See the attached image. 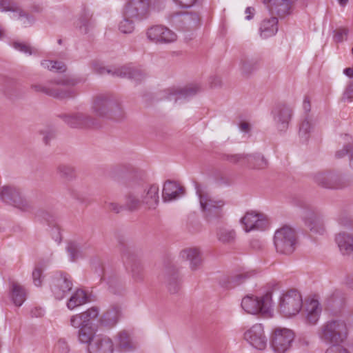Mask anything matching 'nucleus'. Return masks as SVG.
<instances>
[{
	"label": "nucleus",
	"instance_id": "obj_1",
	"mask_svg": "<svg viewBox=\"0 0 353 353\" xmlns=\"http://www.w3.org/2000/svg\"><path fill=\"white\" fill-rule=\"evenodd\" d=\"M91 110L99 117L119 120L124 112L119 99L111 94L97 95L92 101Z\"/></svg>",
	"mask_w": 353,
	"mask_h": 353
},
{
	"label": "nucleus",
	"instance_id": "obj_2",
	"mask_svg": "<svg viewBox=\"0 0 353 353\" xmlns=\"http://www.w3.org/2000/svg\"><path fill=\"white\" fill-rule=\"evenodd\" d=\"M347 334V324L341 319L328 321L320 327L318 332L323 342L332 345H340L346 340Z\"/></svg>",
	"mask_w": 353,
	"mask_h": 353
},
{
	"label": "nucleus",
	"instance_id": "obj_3",
	"mask_svg": "<svg viewBox=\"0 0 353 353\" xmlns=\"http://www.w3.org/2000/svg\"><path fill=\"white\" fill-rule=\"evenodd\" d=\"M196 192L199 198L201 208L208 221L219 219L224 215L225 201L215 199L202 190L200 185L196 184Z\"/></svg>",
	"mask_w": 353,
	"mask_h": 353
},
{
	"label": "nucleus",
	"instance_id": "obj_4",
	"mask_svg": "<svg viewBox=\"0 0 353 353\" xmlns=\"http://www.w3.org/2000/svg\"><path fill=\"white\" fill-rule=\"evenodd\" d=\"M120 250L125 269L133 281L143 282L145 277L143 268L132 247L121 243Z\"/></svg>",
	"mask_w": 353,
	"mask_h": 353
},
{
	"label": "nucleus",
	"instance_id": "obj_5",
	"mask_svg": "<svg viewBox=\"0 0 353 353\" xmlns=\"http://www.w3.org/2000/svg\"><path fill=\"white\" fill-rule=\"evenodd\" d=\"M297 242L295 230L289 226H283L275 232L274 243L276 252L280 254L288 255L293 253Z\"/></svg>",
	"mask_w": 353,
	"mask_h": 353
},
{
	"label": "nucleus",
	"instance_id": "obj_6",
	"mask_svg": "<svg viewBox=\"0 0 353 353\" xmlns=\"http://www.w3.org/2000/svg\"><path fill=\"white\" fill-rule=\"evenodd\" d=\"M272 295L271 292H268L260 298L254 295H247L242 299L241 307L248 314H267L270 312Z\"/></svg>",
	"mask_w": 353,
	"mask_h": 353
},
{
	"label": "nucleus",
	"instance_id": "obj_7",
	"mask_svg": "<svg viewBox=\"0 0 353 353\" xmlns=\"http://www.w3.org/2000/svg\"><path fill=\"white\" fill-rule=\"evenodd\" d=\"M302 306V296L296 290H290L280 296L279 311L286 317L297 314Z\"/></svg>",
	"mask_w": 353,
	"mask_h": 353
},
{
	"label": "nucleus",
	"instance_id": "obj_8",
	"mask_svg": "<svg viewBox=\"0 0 353 353\" xmlns=\"http://www.w3.org/2000/svg\"><path fill=\"white\" fill-rule=\"evenodd\" d=\"M99 74H108L113 77L128 78L137 82H141L146 77L145 72L141 68L133 65H125L112 70L104 67L96 68Z\"/></svg>",
	"mask_w": 353,
	"mask_h": 353
},
{
	"label": "nucleus",
	"instance_id": "obj_9",
	"mask_svg": "<svg viewBox=\"0 0 353 353\" xmlns=\"http://www.w3.org/2000/svg\"><path fill=\"white\" fill-rule=\"evenodd\" d=\"M313 179L318 185L330 189H342L347 185L342 174L335 171L319 172Z\"/></svg>",
	"mask_w": 353,
	"mask_h": 353
},
{
	"label": "nucleus",
	"instance_id": "obj_10",
	"mask_svg": "<svg viewBox=\"0 0 353 353\" xmlns=\"http://www.w3.org/2000/svg\"><path fill=\"white\" fill-rule=\"evenodd\" d=\"M72 282L69 274L57 272L52 276L51 289L56 299H63L72 290Z\"/></svg>",
	"mask_w": 353,
	"mask_h": 353
},
{
	"label": "nucleus",
	"instance_id": "obj_11",
	"mask_svg": "<svg viewBox=\"0 0 353 353\" xmlns=\"http://www.w3.org/2000/svg\"><path fill=\"white\" fill-rule=\"evenodd\" d=\"M58 117L73 128H90L98 125L97 119L83 112L60 114Z\"/></svg>",
	"mask_w": 353,
	"mask_h": 353
},
{
	"label": "nucleus",
	"instance_id": "obj_12",
	"mask_svg": "<svg viewBox=\"0 0 353 353\" xmlns=\"http://www.w3.org/2000/svg\"><path fill=\"white\" fill-rule=\"evenodd\" d=\"M294 339V333L286 328H277L271 340V345L276 353H284L287 351Z\"/></svg>",
	"mask_w": 353,
	"mask_h": 353
},
{
	"label": "nucleus",
	"instance_id": "obj_13",
	"mask_svg": "<svg viewBox=\"0 0 353 353\" xmlns=\"http://www.w3.org/2000/svg\"><path fill=\"white\" fill-rule=\"evenodd\" d=\"M149 0H129L125 6V14L134 20H143L149 15Z\"/></svg>",
	"mask_w": 353,
	"mask_h": 353
},
{
	"label": "nucleus",
	"instance_id": "obj_14",
	"mask_svg": "<svg viewBox=\"0 0 353 353\" xmlns=\"http://www.w3.org/2000/svg\"><path fill=\"white\" fill-rule=\"evenodd\" d=\"M272 114L279 130H285L292 118L293 109L285 103H279L273 108Z\"/></svg>",
	"mask_w": 353,
	"mask_h": 353
},
{
	"label": "nucleus",
	"instance_id": "obj_15",
	"mask_svg": "<svg viewBox=\"0 0 353 353\" xmlns=\"http://www.w3.org/2000/svg\"><path fill=\"white\" fill-rule=\"evenodd\" d=\"M148 39L156 43H169L176 40L177 36L172 30L163 26H154L148 29Z\"/></svg>",
	"mask_w": 353,
	"mask_h": 353
},
{
	"label": "nucleus",
	"instance_id": "obj_16",
	"mask_svg": "<svg viewBox=\"0 0 353 353\" xmlns=\"http://www.w3.org/2000/svg\"><path fill=\"white\" fill-rule=\"evenodd\" d=\"M244 337L249 343L257 350H264L267 346L268 339L264 334L261 324L254 325L244 334Z\"/></svg>",
	"mask_w": 353,
	"mask_h": 353
},
{
	"label": "nucleus",
	"instance_id": "obj_17",
	"mask_svg": "<svg viewBox=\"0 0 353 353\" xmlns=\"http://www.w3.org/2000/svg\"><path fill=\"white\" fill-rule=\"evenodd\" d=\"M305 226L315 234L322 235L325 229L323 216L321 213L315 210H307L303 217Z\"/></svg>",
	"mask_w": 353,
	"mask_h": 353
},
{
	"label": "nucleus",
	"instance_id": "obj_18",
	"mask_svg": "<svg viewBox=\"0 0 353 353\" xmlns=\"http://www.w3.org/2000/svg\"><path fill=\"white\" fill-rule=\"evenodd\" d=\"M138 185L143 205L149 210L155 209L159 203V186L155 184L145 186Z\"/></svg>",
	"mask_w": 353,
	"mask_h": 353
},
{
	"label": "nucleus",
	"instance_id": "obj_19",
	"mask_svg": "<svg viewBox=\"0 0 353 353\" xmlns=\"http://www.w3.org/2000/svg\"><path fill=\"white\" fill-rule=\"evenodd\" d=\"M0 199L8 205L21 209L22 199L20 190L14 185H3L0 188Z\"/></svg>",
	"mask_w": 353,
	"mask_h": 353
},
{
	"label": "nucleus",
	"instance_id": "obj_20",
	"mask_svg": "<svg viewBox=\"0 0 353 353\" xmlns=\"http://www.w3.org/2000/svg\"><path fill=\"white\" fill-rule=\"evenodd\" d=\"M94 272L97 275L99 281H105L111 289L112 293L116 294L117 291L114 288L119 285V280L117 276L110 270H106L104 265L97 262L93 265Z\"/></svg>",
	"mask_w": 353,
	"mask_h": 353
},
{
	"label": "nucleus",
	"instance_id": "obj_21",
	"mask_svg": "<svg viewBox=\"0 0 353 353\" xmlns=\"http://www.w3.org/2000/svg\"><path fill=\"white\" fill-rule=\"evenodd\" d=\"M201 90L197 84H191L182 88H172L167 90L166 99L176 102L180 99H186L196 95Z\"/></svg>",
	"mask_w": 353,
	"mask_h": 353
},
{
	"label": "nucleus",
	"instance_id": "obj_22",
	"mask_svg": "<svg viewBox=\"0 0 353 353\" xmlns=\"http://www.w3.org/2000/svg\"><path fill=\"white\" fill-rule=\"evenodd\" d=\"M246 232L253 230H263L266 226V221L261 214L254 212H247L241 219Z\"/></svg>",
	"mask_w": 353,
	"mask_h": 353
},
{
	"label": "nucleus",
	"instance_id": "obj_23",
	"mask_svg": "<svg viewBox=\"0 0 353 353\" xmlns=\"http://www.w3.org/2000/svg\"><path fill=\"white\" fill-rule=\"evenodd\" d=\"M254 274V271H250L243 272L232 276L223 275L219 279V285L225 289L232 288L244 283Z\"/></svg>",
	"mask_w": 353,
	"mask_h": 353
},
{
	"label": "nucleus",
	"instance_id": "obj_24",
	"mask_svg": "<svg viewBox=\"0 0 353 353\" xmlns=\"http://www.w3.org/2000/svg\"><path fill=\"white\" fill-rule=\"evenodd\" d=\"M185 194V188L174 181L168 180L164 183L162 196L165 201L177 199Z\"/></svg>",
	"mask_w": 353,
	"mask_h": 353
},
{
	"label": "nucleus",
	"instance_id": "obj_25",
	"mask_svg": "<svg viewBox=\"0 0 353 353\" xmlns=\"http://www.w3.org/2000/svg\"><path fill=\"white\" fill-rule=\"evenodd\" d=\"M114 345L112 340L106 336H97L88 345V353H112Z\"/></svg>",
	"mask_w": 353,
	"mask_h": 353
},
{
	"label": "nucleus",
	"instance_id": "obj_26",
	"mask_svg": "<svg viewBox=\"0 0 353 353\" xmlns=\"http://www.w3.org/2000/svg\"><path fill=\"white\" fill-rule=\"evenodd\" d=\"M141 195L137 185L132 188L124 196V207L130 212L138 210L143 205Z\"/></svg>",
	"mask_w": 353,
	"mask_h": 353
},
{
	"label": "nucleus",
	"instance_id": "obj_27",
	"mask_svg": "<svg viewBox=\"0 0 353 353\" xmlns=\"http://www.w3.org/2000/svg\"><path fill=\"white\" fill-rule=\"evenodd\" d=\"M34 89L37 92H41L46 94L59 99H64L72 98L76 96L77 93L73 89H54L43 85H34Z\"/></svg>",
	"mask_w": 353,
	"mask_h": 353
},
{
	"label": "nucleus",
	"instance_id": "obj_28",
	"mask_svg": "<svg viewBox=\"0 0 353 353\" xmlns=\"http://www.w3.org/2000/svg\"><path fill=\"white\" fill-rule=\"evenodd\" d=\"M98 314V309L95 307H91L84 312L72 316L70 325L74 328L80 329L84 324H89L92 319L97 317Z\"/></svg>",
	"mask_w": 353,
	"mask_h": 353
},
{
	"label": "nucleus",
	"instance_id": "obj_29",
	"mask_svg": "<svg viewBox=\"0 0 353 353\" xmlns=\"http://www.w3.org/2000/svg\"><path fill=\"white\" fill-rule=\"evenodd\" d=\"M181 259L189 261L190 268L192 270L199 269L202 264V258L200 251L197 248H187L180 252Z\"/></svg>",
	"mask_w": 353,
	"mask_h": 353
},
{
	"label": "nucleus",
	"instance_id": "obj_30",
	"mask_svg": "<svg viewBox=\"0 0 353 353\" xmlns=\"http://www.w3.org/2000/svg\"><path fill=\"white\" fill-rule=\"evenodd\" d=\"M336 242L343 255H350L353 253V236L342 232L336 236Z\"/></svg>",
	"mask_w": 353,
	"mask_h": 353
},
{
	"label": "nucleus",
	"instance_id": "obj_31",
	"mask_svg": "<svg viewBox=\"0 0 353 353\" xmlns=\"http://www.w3.org/2000/svg\"><path fill=\"white\" fill-rule=\"evenodd\" d=\"M278 19L272 17L268 19H264L260 26V35L262 38L266 39L274 35L278 31Z\"/></svg>",
	"mask_w": 353,
	"mask_h": 353
},
{
	"label": "nucleus",
	"instance_id": "obj_32",
	"mask_svg": "<svg viewBox=\"0 0 353 353\" xmlns=\"http://www.w3.org/2000/svg\"><path fill=\"white\" fill-rule=\"evenodd\" d=\"M119 315V307L113 306L103 313L100 319V325L108 328L112 327L118 322Z\"/></svg>",
	"mask_w": 353,
	"mask_h": 353
},
{
	"label": "nucleus",
	"instance_id": "obj_33",
	"mask_svg": "<svg viewBox=\"0 0 353 353\" xmlns=\"http://www.w3.org/2000/svg\"><path fill=\"white\" fill-rule=\"evenodd\" d=\"M260 68V60L257 58H243L241 60L240 70L243 76L250 77Z\"/></svg>",
	"mask_w": 353,
	"mask_h": 353
},
{
	"label": "nucleus",
	"instance_id": "obj_34",
	"mask_svg": "<svg viewBox=\"0 0 353 353\" xmlns=\"http://www.w3.org/2000/svg\"><path fill=\"white\" fill-rule=\"evenodd\" d=\"M0 10L10 12V17L13 19H19L22 16L19 4L14 0H0Z\"/></svg>",
	"mask_w": 353,
	"mask_h": 353
},
{
	"label": "nucleus",
	"instance_id": "obj_35",
	"mask_svg": "<svg viewBox=\"0 0 353 353\" xmlns=\"http://www.w3.org/2000/svg\"><path fill=\"white\" fill-rule=\"evenodd\" d=\"M307 323L314 325L317 323L319 319V316L321 312V309L319 307V303L317 300L312 299L307 305Z\"/></svg>",
	"mask_w": 353,
	"mask_h": 353
},
{
	"label": "nucleus",
	"instance_id": "obj_36",
	"mask_svg": "<svg viewBox=\"0 0 353 353\" xmlns=\"http://www.w3.org/2000/svg\"><path fill=\"white\" fill-rule=\"evenodd\" d=\"M272 2L268 7L272 13H276L283 17L289 13L290 1L289 0H272Z\"/></svg>",
	"mask_w": 353,
	"mask_h": 353
},
{
	"label": "nucleus",
	"instance_id": "obj_37",
	"mask_svg": "<svg viewBox=\"0 0 353 353\" xmlns=\"http://www.w3.org/2000/svg\"><path fill=\"white\" fill-rule=\"evenodd\" d=\"M89 301L85 291L81 289L77 290L70 296L67 303V307L70 310L80 306Z\"/></svg>",
	"mask_w": 353,
	"mask_h": 353
},
{
	"label": "nucleus",
	"instance_id": "obj_38",
	"mask_svg": "<svg viewBox=\"0 0 353 353\" xmlns=\"http://www.w3.org/2000/svg\"><path fill=\"white\" fill-rule=\"evenodd\" d=\"M165 282L169 292L172 294L177 293L180 289L179 275L175 270L168 271L165 275Z\"/></svg>",
	"mask_w": 353,
	"mask_h": 353
},
{
	"label": "nucleus",
	"instance_id": "obj_39",
	"mask_svg": "<svg viewBox=\"0 0 353 353\" xmlns=\"http://www.w3.org/2000/svg\"><path fill=\"white\" fill-rule=\"evenodd\" d=\"M95 332L90 322L89 324H84L78 332V339L80 343L90 345L94 339Z\"/></svg>",
	"mask_w": 353,
	"mask_h": 353
},
{
	"label": "nucleus",
	"instance_id": "obj_40",
	"mask_svg": "<svg viewBox=\"0 0 353 353\" xmlns=\"http://www.w3.org/2000/svg\"><path fill=\"white\" fill-rule=\"evenodd\" d=\"M249 160L247 162L248 168L261 170L268 166V161L260 154H248Z\"/></svg>",
	"mask_w": 353,
	"mask_h": 353
},
{
	"label": "nucleus",
	"instance_id": "obj_41",
	"mask_svg": "<svg viewBox=\"0 0 353 353\" xmlns=\"http://www.w3.org/2000/svg\"><path fill=\"white\" fill-rule=\"evenodd\" d=\"M222 160L226 161L232 164L239 165L246 168L247 162L249 160L248 154H223L221 157Z\"/></svg>",
	"mask_w": 353,
	"mask_h": 353
},
{
	"label": "nucleus",
	"instance_id": "obj_42",
	"mask_svg": "<svg viewBox=\"0 0 353 353\" xmlns=\"http://www.w3.org/2000/svg\"><path fill=\"white\" fill-rule=\"evenodd\" d=\"M56 170L61 179L68 181L73 180L76 176L74 168L69 164L61 163L57 165Z\"/></svg>",
	"mask_w": 353,
	"mask_h": 353
},
{
	"label": "nucleus",
	"instance_id": "obj_43",
	"mask_svg": "<svg viewBox=\"0 0 353 353\" xmlns=\"http://www.w3.org/2000/svg\"><path fill=\"white\" fill-rule=\"evenodd\" d=\"M117 345L125 351L133 349L131 338L128 332L125 330L119 332L116 339Z\"/></svg>",
	"mask_w": 353,
	"mask_h": 353
},
{
	"label": "nucleus",
	"instance_id": "obj_44",
	"mask_svg": "<svg viewBox=\"0 0 353 353\" xmlns=\"http://www.w3.org/2000/svg\"><path fill=\"white\" fill-rule=\"evenodd\" d=\"M217 238L224 244H232L236 240V232L234 230L221 228L217 232Z\"/></svg>",
	"mask_w": 353,
	"mask_h": 353
},
{
	"label": "nucleus",
	"instance_id": "obj_45",
	"mask_svg": "<svg viewBox=\"0 0 353 353\" xmlns=\"http://www.w3.org/2000/svg\"><path fill=\"white\" fill-rule=\"evenodd\" d=\"M46 268V263L44 262H39L35 265V267L32 273V281L35 286L41 287L44 279L43 275V271Z\"/></svg>",
	"mask_w": 353,
	"mask_h": 353
},
{
	"label": "nucleus",
	"instance_id": "obj_46",
	"mask_svg": "<svg viewBox=\"0 0 353 353\" xmlns=\"http://www.w3.org/2000/svg\"><path fill=\"white\" fill-rule=\"evenodd\" d=\"M36 217L40 221L46 223L50 227L57 225L55 216L50 212L43 209L39 210Z\"/></svg>",
	"mask_w": 353,
	"mask_h": 353
},
{
	"label": "nucleus",
	"instance_id": "obj_47",
	"mask_svg": "<svg viewBox=\"0 0 353 353\" xmlns=\"http://www.w3.org/2000/svg\"><path fill=\"white\" fill-rule=\"evenodd\" d=\"M78 26L83 34H87L94 27V22L89 14L85 13L80 17Z\"/></svg>",
	"mask_w": 353,
	"mask_h": 353
},
{
	"label": "nucleus",
	"instance_id": "obj_48",
	"mask_svg": "<svg viewBox=\"0 0 353 353\" xmlns=\"http://www.w3.org/2000/svg\"><path fill=\"white\" fill-rule=\"evenodd\" d=\"M41 10L42 8L39 5L34 4L31 6L26 12L23 11V25L26 26L32 25L35 19L32 13H39Z\"/></svg>",
	"mask_w": 353,
	"mask_h": 353
},
{
	"label": "nucleus",
	"instance_id": "obj_49",
	"mask_svg": "<svg viewBox=\"0 0 353 353\" xmlns=\"http://www.w3.org/2000/svg\"><path fill=\"white\" fill-rule=\"evenodd\" d=\"M10 299L16 306L20 307L22 305V288L19 284L12 283Z\"/></svg>",
	"mask_w": 353,
	"mask_h": 353
},
{
	"label": "nucleus",
	"instance_id": "obj_50",
	"mask_svg": "<svg viewBox=\"0 0 353 353\" xmlns=\"http://www.w3.org/2000/svg\"><path fill=\"white\" fill-rule=\"evenodd\" d=\"M41 65L56 72H63L66 70V65L61 61L44 60L41 62Z\"/></svg>",
	"mask_w": 353,
	"mask_h": 353
},
{
	"label": "nucleus",
	"instance_id": "obj_51",
	"mask_svg": "<svg viewBox=\"0 0 353 353\" xmlns=\"http://www.w3.org/2000/svg\"><path fill=\"white\" fill-rule=\"evenodd\" d=\"M345 155L349 156L350 166L353 169V145L351 144L345 145L342 150H338L336 152V157L341 159L345 157Z\"/></svg>",
	"mask_w": 353,
	"mask_h": 353
},
{
	"label": "nucleus",
	"instance_id": "obj_52",
	"mask_svg": "<svg viewBox=\"0 0 353 353\" xmlns=\"http://www.w3.org/2000/svg\"><path fill=\"white\" fill-rule=\"evenodd\" d=\"M183 21L190 28H194L200 24V17L197 13L191 12L183 15Z\"/></svg>",
	"mask_w": 353,
	"mask_h": 353
},
{
	"label": "nucleus",
	"instance_id": "obj_53",
	"mask_svg": "<svg viewBox=\"0 0 353 353\" xmlns=\"http://www.w3.org/2000/svg\"><path fill=\"white\" fill-rule=\"evenodd\" d=\"M312 125L309 120L304 119L300 124L299 134L303 141H307L309 138L312 129Z\"/></svg>",
	"mask_w": 353,
	"mask_h": 353
},
{
	"label": "nucleus",
	"instance_id": "obj_54",
	"mask_svg": "<svg viewBox=\"0 0 353 353\" xmlns=\"http://www.w3.org/2000/svg\"><path fill=\"white\" fill-rule=\"evenodd\" d=\"M130 18L124 19L121 21L119 26V30L124 34L132 33L134 29V26L132 20Z\"/></svg>",
	"mask_w": 353,
	"mask_h": 353
},
{
	"label": "nucleus",
	"instance_id": "obj_55",
	"mask_svg": "<svg viewBox=\"0 0 353 353\" xmlns=\"http://www.w3.org/2000/svg\"><path fill=\"white\" fill-rule=\"evenodd\" d=\"M72 261H74L79 254V246L75 242H70L66 248Z\"/></svg>",
	"mask_w": 353,
	"mask_h": 353
},
{
	"label": "nucleus",
	"instance_id": "obj_56",
	"mask_svg": "<svg viewBox=\"0 0 353 353\" xmlns=\"http://www.w3.org/2000/svg\"><path fill=\"white\" fill-rule=\"evenodd\" d=\"M334 41L336 43L342 42L345 37H347L348 34V30L347 28H340L334 30Z\"/></svg>",
	"mask_w": 353,
	"mask_h": 353
},
{
	"label": "nucleus",
	"instance_id": "obj_57",
	"mask_svg": "<svg viewBox=\"0 0 353 353\" xmlns=\"http://www.w3.org/2000/svg\"><path fill=\"white\" fill-rule=\"evenodd\" d=\"M52 83L57 85H62L65 86H74L77 85L79 81L78 80L72 78L65 77L59 79H54Z\"/></svg>",
	"mask_w": 353,
	"mask_h": 353
},
{
	"label": "nucleus",
	"instance_id": "obj_58",
	"mask_svg": "<svg viewBox=\"0 0 353 353\" xmlns=\"http://www.w3.org/2000/svg\"><path fill=\"white\" fill-rule=\"evenodd\" d=\"M325 353H350L349 351L341 345H331Z\"/></svg>",
	"mask_w": 353,
	"mask_h": 353
},
{
	"label": "nucleus",
	"instance_id": "obj_59",
	"mask_svg": "<svg viewBox=\"0 0 353 353\" xmlns=\"http://www.w3.org/2000/svg\"><path fill=\"white\" fill-rule=\"evenodd\" d=\"M339 223L345 228H350L353 224V220L347 215H342L339 219Z\"/></svg>",
	"mask_w": 353,
	"mask_h": 353
},
{
	"label": "nucleus",
	"instance_id": "obj_60",
	"mask_svg": "<svg viewBox=\"0 0 353 353\" xmlns=\"http://www.w3.org/2000/svg\"><path fill=\"white\" fill-rule=\"evenodd\" d=\"M51 228V235L52 239H54V241L58 243H59L61 241V235L59 228L57 226V225Z\"/></svg>",
	"mask_w": 353,
	"mask_h": 353
},
{
	"label": "nucleus",
	"instance_id": "obj_61",
	"mask_svg": "<svg viewBox=\"0 0 353 353\" xmlns=\"http://www.w3.org/2000/svg\"><path fill=\"white\" fill-rule=\"evenodd\" d=\"M69 194L74 199L79 201L81 203L84 202L83 196L76 190L72 188H70L68 190Z\"/></svg>",
	"mask_w": 353,
	"mask_h": 353
},
{
	"label": "nucleus",
	"instance_id": "obj_62",
	"mask_svg": "<svg viewBox=\"0 0 353 353\" xmlns=\"http://www.w3.org/2000/svg\"><path fill=\"white\" fill-rule=\"evenodd\" d=\"M57 345L62 353H68L69 352V347L64 339H59Z\"/></svg>",
	"mask_w": 353,
	"mask_h": 353
},
{
	"label": "nucleus",
	"instance_id": "obj_63",
	"mask_svg": "<svg viewBox=\"0 0 353 353\" xmlns=\"http://www.w3.org/2000/svg\"><path fill=\"white\" fill-rule=\"evenodd\" d=\"M339 295H340L339 292H335L332 296L328 297L326 300V304H327V307H334L335 305V302L337 301L336 298L339 297Z\"/></svg>",
	"mask_w": 353,
	"mask_h": 353
},
{
	"label": "nucleus",
	"instance_id": "obj_64",
	"mask_svg": "<svg viewBox=\"0 0 353 353\" xmlns=\"http://www.w3.org/2000/svg\"><path fill=\"white\" fill-rule=\"evenodd\" d=\"M344 97H347L350 101L353 99V82L346 88L344 93Z\"/></svg>",
	"mask_w": 353,
	"mask_h": 353
}]
</instances>
